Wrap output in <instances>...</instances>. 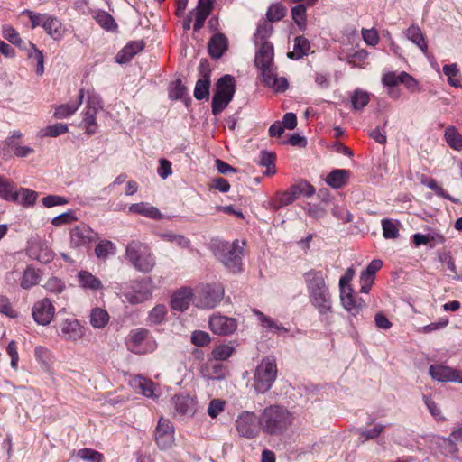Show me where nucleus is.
Returning <instances> with one entry per match:
<instances>
[{
    "label": "nucleus",
    "instance_id": "1",
    "mask_svg": "<svg viewBox=\"0 0 462 462\" xmlns=\"http://www.w3.org/2000/svg\"><path fill=\"white\" fill-rule=\"evenodd\" d=\"M310 302L317 310L321 321L330 324L332 296L321 271L311 270L304 274Z\"/></svg>",
    "mask_w": 462,
    "mask_h": 462
},
{
    "label": "nucleus",
    "instance_id": "2",
    "mask_svg": "<svg viewBox=\"0 0 462 462\" xmlns=\"http://www.w3.org/2000/svg\"><path fill=\"white\" fill-rule=\"evenodd\" d=\"M273 46L264 41L255 54V66L261 70L263 80L274 92L282 93L288 89L289 82L284 77H278L273 65Z\"/></svg>",
    "mask_w": 462,
    "mask_h": 462
},
{
    "label": "nucleus",
    "instance_id": "3",
    "mask_svg": "<svg viewBox=\"0 0 462 462\" xmlns=\"http://www.w3.org/2000/svg\"><path fill=\"white\" fill-rule=\"evenodd\" d=\"M292 414L285 408L271 405L265 408L258 419L259 426L269 435L284 433L292 423Z\"/></svg>",
    "mask_w": 462,
    "mask_h": 462
},
{
    "label": "nucleus",
    "instance_id": "4",
    "mask_svg": "<svg viewBox=\"0 0 462 462\" xmlns=\"http://www.w3.org/2000/svg\"><path fill=\"white\" fill-rule=\"evenodd\" d=\"M125 259L139 273H148L156 264L151 247L139 240H132L125 246Z\"/></svg>",
    "mask_w": 462,
    "mask_h": 462
},
{
    "label": "nucleus",
    "instance_id": "5",
    "mask_svg": "<svg viewBox=\"0 0 462 462\" xmlns=\"http://www.w3.org/2000/svg\"><path fill=\"white\" fill-rule=\"evenodd\" d=\"M245 242L235 240L232 243L217 240L213 242L212 250L216 257L234 273L241 271L243 246Z\"/></svg>",
    "mask_w": 462,
    "mask_h": 462
},
{
    "label": "nucleus",
    "instance_id": "6",
    "mask_svg": "<svg viewBox=\"0 0 462 462\" xmlns=\"http://www.w3.org/2000/svg\"><path fill=\"white\" fill-rule=\"evenodd\" d=\"M277 376V366L274 356H268L262 359L254 374V387L259 393L268 392Z\"/></svg>",
    "mask_w": 462,
    "mask_h": 462
},
{
    "label": "nucleus",
    "instance_id": "7",
    "mask_svg": "<svg viewBox=\"0 0 462 462\" xmlns=\"http://www.w3.org/2000/svg\"><path fill=\"white\" fill-rule=\"evenodd\" d=\"M235 90V79L232 76L225 75L217 79L211 102L213 115H219L227 106L234 97Z\"/></svg>",
    "mask_w": 462,
    "mask_h": 462
},
{
    "label": "nucleus",
    "instance_id": "8",
    "mask_svg": "<svg viewBox=\"0 0 462 462\" xmlns=\"http://www.w3.org/2000/svg\"><path fill=\"white\" fill-rule=\"evenodd\" d=\"M224 297V288L220 284H206L199 288L194 297V304L201 309L215 308Z\"/></svg>",
    "mask_w": 462,
    "mask_h": 462
},
{
    "label": "nucleus",
    "instance_id": "9",
    "mask_svg": "<svg viewBox=\"0 0 462 462\" xmlns=\"http://www.w3.org/2000/svg\"><path fill=\"white\" fill-rule=\"evenodd\" d=\"M149 330L143 328L134 329L129 334L128 349L134 354L143 355L155 350L157 343L149 338Z\"/></svg>",
    "mask_w": 462,
    "mask_h": 462
},
{
    "label": "nucleus",
    "instance_id": "10",
    "mask_svg": "<svg viewBox=\"0 0 462 462\" xmlns=\"http://www.w3.org/2000/svg\"><path fill=\"white\" fill-rule=\"evenodd\" d=\"M152 280L150 277L132 282L130 288L124 292L130 304H139L148 300L152 294Z\"/></svg>",
    "mask_w": 462,
    "mask_h": 462
},
{
    "label": "nucleus",
    "instance_id": "11",
    "mask_svg": "<svg viewBox=\"0 0 462 462\" xmlns=\"http://www.w3.org/2000/svg\"><path fill=\"white\" fill-rule=\"evenodd\" d=\"M154 439L161 450L171 448L174 442V427L168 420L161 417L154 430Z\"/></svg>",
    "mask_w": 462,
    "mask_h": 462
},
{
    "label": "nucleus",
    "instance_id": "12",
    "mask_svg": "<svg viewBox=\"0 0 462 462\" xmlns=\"http://www.w3.org/2000/svg\"><path fill=\"white\" fill-rule=\"evenodd\" d=\"M69 235L70 246L73 248H88L97 238V233L85 224L74 226Z\"/></svg>",
    "mask_w": 462,
    "mask_h": 462
},
{
    "label": "nucleus",
    "instance_id": "13",
    "mask_svg": "<svg viewBox=\"0 0 462 462\" xmlns=\"http://www.w3.org/2000/svg\"><path fill=\"white\" fill-rule=\"evenodd\" d=\"M254 412L243 411L236 420V430L240 436L254 439L259 433V423Z\"/></svg>",
    "mask_w": 462,
    "mask_h": 462
},
{
    "label": "nucleus",
    "instance_id": "14",
    "mask_svg": "<svg viewBox=\"0 0 462 462\" xmlns=\"http://www.w3.org/2000/svg\"><path fill=\"white\" fill-rule=\"evenodd\" d=\"M429 374L431 378L437 382L462 383V371L448 365L439 364L430 365Z\"/></svg>",
    "mask_w": 462,
    "mask_h": 462
},
{
    "label": "nucleus",
    "instance_id": "15",
    "mask_svg": "<svg viewBox=\"0 0 462 462\" xmlns=\"http://www.w3.org/2000/svg\"><path fill=\"white\" fill-rule=\"evenodd\" d=\"M199 70L200 78L197 80L195 85L194 97L197 100H202L204 98H208L210 88L211 69L206 60H200Z\"/></svg>",
    "mask_w": 462,
    "mask_h": 462
},
{
    "label": "nucleus",
    "instance_id": "16",
    "mask_svg": "<svg viewBox=\"0 0 462 462\" xmlns=\"http://www.w3.org/2000/svg\"><path fill=\"white\" fill-rule=\"evenodd\" d=\"M84 334V327L76 319H66L60 324L59 336L67 341L79 340Z\"/></svg>",
    "mask_w": 462,
    "mask_h": 462
},
{
    "label": "nucleus",
    "instance_id": "17",
    "mask_svg": "<svg viewBox=\"0 0 462 462\" xmlns=\"http://www.w3.org/2000/svg\"><path fill=\"white\" fill-rule=\"evenodd\" d=\"M28 254L42 263H50L54 256V254L47 242L41 239H32L27 248Z\"/></svg>",
    "mask_w": 462,
    "mask_h": 462
},
{
    "label": "nucleus",
    "instance_id": "18",
    "mask_svg": "<svg viewBox=\"0 0 462 462\" xmlns=\"http://www.w3.org/2000/svg\"><path fill=\"white\" fill-rule=\"evenodd\" d=\"M55 308L52 302L45 298L37 301L32 308L34 320L40 325H48L52 320Z\"/></svg>",
    "mask_w": 462,
    "mask_h": 462
},
{
    "label": "nucleus",
    "instance_id": "19",
    "mask_svg": "<svg viewBox=\"0 0 462 462\" xmlns=\"http://www.w3.org/2000/svg\"><path fill=\"white\" fill-rule=\"evenodd\" d=\"M209 328L217 335H230L237 328L236 320L222 315H213L209 319Z\"/></svg>",
    "mask_w": 462,
    "mask_h": 462
},
{
    "label": "nucleus",
    "instance_id": "20",
    "mask_svg": "<svg viewBox=\"0 0 462 462\" xmlns=\"http://www.w3.org/2000/svg\"><path fill=\"white\" fill-rule=\"evenodd\" d=\"M204 378L212 381H219L226 378L228 374L227 366L224 364L216 361L208 360L201 369Z\"/></svg>",
    "mask_w": 462,
    "mask_h": 462
},
{
    "label": "nucleus",
    "instance_id": "21",
    "mask_svg": "<svg viewBox=\"0 0 462 462\" xmlns=\"http://www.w3.org/2000/svg\"><path fill=\"white\" fill-rule=\"evenodd\" d=\"M172 404L180 416H193L196 412V400L189 395H175L172 398Z\"/></svg>",
    "mask_w": 462,
    "mask_h": 462
},
{
    "label": "nucleus",
    "instance_id": "22",
    "mask_svg": "<svg viewBox=\"0 0 462 462\" xmlns=\"http://www.w3.org/2000/svg\"><path fill=\"white\" fill-rule=\"evenodd\" d=\"M145 43L143 40L132 41L128 42L116 56V60L119 64L127 63L134 55L143 50Z\"/></svg>",
    "mask_w": 462,
    "mask_h": 462
},
{
    "label": "nucleus",
    "instance_id": "23",
    "mask_svg": "<svg viewBox=\"0 0 462 462\" xmlns=\"http://www.w3.org/2000/svg\"><path fill=\"white\" fill-rule=\"evenodd\" d=\"M192 291L189 288H182L175 291L171 299V305L174 310L184 311L186 310L192 300Z\"/></svg>",
    "mask_w": 462,
    "mask_h": 462
},
{
    "label": "nucleus",
    "instance_id": "24",
    "mask_svg": "<svg viewBox=\"0 0 462 462\" xmlns=\"http://www.w3.org/2000/svg\"><path fill=\"white\" fill-rule=\"evenodd\" d=\"M227 38L223 33H215L208 44V54L213 59H219L226 51Z\"/></svg>",
    "mask_w": 462,
    "mask_h": 462
},
{
    "label": "nucleus",
    "instance_id": "25",
    "mask_svg": "<svg viewBox=\"0 0 462 462\" xmlns=\"http://www.w3.org/2000/svg\"><path fill=\"white\" fill-rule=\"evenodd\" d=\"M129 213L137 214L153 220L162 218L160 210L147 202L134 203L129 207Z\"/></svg>",
    "mask_w": 462,
    "mask_h": 462
},
{
    "label": "nucleus",
    "instance_id": "26",
    "mask_svg": "<svg viewBox=\"0 0 462 462\" xmlns=\"http://www.w3.org/2000/svg\"><path fill=\"white\" fill-rule=\"evenodd\" d=\"M340 299L344 309L352 316H356L365 307L364 300L351 292L340 294Z\"/></svg>",
    "mask_w": 462,
    "mask_h": 462
},
{
    "label": "nucleus",
    "instance_id": "27",
    "mask_svg": "<svg viewBox=\"0 0 462 462\" xmlns=\"http://www.w3.org/2000/svg\"><path fill=\"white\" fill-rule=\"evenodd\" d=\"M43 29L48 35L56 41L60 40L65 32V29L61 21L59 18L50 14H48L45 18Z\"/></svg>",
    "mask_w": 462,
    "mask_h": 462
},
{
    "label": "nucleus",
    "instance_id": "28",
    "mask_svg": "<svg viewBox=\"0 0 462 462\" xmlns=\"http://www.w3.org/2000/svg\"><path fill=\"white\" fill-rule=\"evenodd\" d=\"M84 97V90L80 89L79 93L78 100L69 103L60 105L55 108L53 116L57 119H63L69 117L74 115L75 112L79 109L80 105L82 104V100Z\"/></svg>",
    "mask_w": 462,
    "mask_h": 462
},
{
    "label": "nucleus",
    "instance_id": "29",
    "mask_svg": "<svg viewBox=\"0 0 462 462\" xmlns=\"http://www.w3.org/2000/svg\"><path fill=\"white\" fill-rule=\"evenodd\" d=\"M38 198V193L27 188L14 189L11 201L21 204L23 207H31L34 205Z\"/></svg>",
    "mask_w": 462,
    "mask_h": 462
},
{
    "label": "nucleus",
    "instance_id": "30",
    "mask_svg": "<svg viewBox=\"0 0 462 462\" xmlns=\"http://www.w3.org/2000/svg\"><path fill=\"white\" fill-rule=\"evenodd\" d=\"M80 287L85 290L97 291L103 288L101 281L88 271H80L78 273Z\"/></svg>",
    "mask_w": 462,
    "mask_h": 462
},
{
    "label": "nucleus",
    "instance_id": "31",
    "mask_svg": "<svg viewBox=\"0 0 462 462\" xmlns=\"http://www.w3.org/2000/svg\"><path fill=\"white\" fill-rule=\"evenodd\" d=\"M349 178V171L337 169L333 170L326 178L328 185L334 189H339L346 184Z\"/></svg>",
    "mask_w": 462,
    "mask_h": 462
},
{
    "label": "nucleus",
    "instance_id": "32",
    "mask_svg": "<svg viewBox=\"0 0 462 462\" xmlns=\"http://www.w3.org/2000/svg\"><path fill=\"white\" fill-rule=\"evenodd\" d=\"M407 38L417 45L426 54L428 51L427 42L420 28L417 25L410 26L406 31Z\"/></svg>",
    "mask_w": 462,
    "mask_h": 462
},
{
    "label": "nucleus",
    "instance_id": "33",
    "mask_svg": "<svg viewBox=\"0 0 462 462\" xmlns=\"http://www.w3.org/2000/svg\"><path fill=\"white\" fill-rule=\"evenodd\" d=\"M93 18L95 21L106 31L116 32L117 30V23L113 16L106 11L97 10L94 13Z\"/></svg>",
    "mask_w": 462,
    "mask_h": 462
},
{
    "label": "nucleus",
    "instance_id": "34",
    "mask_svg": "<svg viewBox=\"0 0 462 462\" xmlns=\"http://www.w3.org/2000/svg\"><path fill=\"white\" fill-rule=\"evenodd\" d=\"M299 197V193L296 189L295 185L290 187L284 192L277 194L275 198V205L274 208L279 209L282 207L288 206L293 203Z\"/></svg>",
    "mask_w": 462,
    "mask_h": 462
},
{
    "label": "nucleus",
    "instance_id": "35",
    "mask_svg": "<svg viewBox=\"0 0 462 462\" xmlns=\"http://www.w3.org/2000/svg\"><path fill=\"white\" fill-rule=\"evenodd\" d=\"M309 50V41L303 36H298L294 40L293 51L288 52V57L292 60H299L307 55Z\"/></svg>",
    "mask_w": 462,
    "mask_h": 462
},
{
    "label": "nucleus",
    "instance_id": "36",
    "mask_svg": "<svg viewBox=\"0 0 462 462\" xmlns=\"http://www.w3.org/2000/svg\"><path fill=\"white\" fill-rule=\"evenodd\" d=\"M90 324L95 328H105L110 319L107 311L101 308H94L90 313Z\"/></svg>",
    "mask_w": 462,
    "mask_h": 462
},
{
    "label": "nucleus",
    "instance_id": "37",
    "mask_svg": "<svg viewBox=\"0 0 462 462\" xmlns=\"http://www.w3.org/2000/svg\"><path fill=\"white\" fill-rule=\"evenodd\" d=\"M116 253V245L109 240H101L95 248L96 256L101 260H106Z\"/></svg>",
    "mask_w": 462,
    "mask_h": 462
},
{
    "label": "nucleus",
    "instance_id": "38",
    "mask_svg": "<svg viewBox=\"0 0 462 462\" xmlns=\"http://www.w3.org/2000/svg\"><path fill=\"white\" fill-rule=\"evenodd\" d=\"M445 139L452 149L462 150V135L455 127L449 126L445 130Z\"/></svg>",
    "mask_w": 462,
    "mask_h": 462
},
{
    "label": "nucleus",
    "instance_id": "39",
    "mask_svg": "<svg viewBox=\"0 0 462 462\" xmlns=\"http://www.w3.org/2000/svg\"><path fill=\"white\" fill-rule=\"evenodd\" d=\"M273 31V27L269 21L259 24L254 34L255 44L262 45V42L267 41V39L272 35Z\"/></svg>",
    "mask_w": 462,
    "mask_h": 462
},
{
    "label": "nucleus",
    "instance_id": "40",
    "mask_svg": "<svg viewBox=\"0 0 462 462\" xmlns=\"http://www.w3.org/2000/svg\"><path fill=\"white\" fill-rule=\"evenodd\" d=\"M369 94L362 89H356L351 96V103L355 110H362L369 103Z\"/></svg>",
    "mask_w": 462,
    "mask_h": 462
},
{
    "label": "nucleus",
    "instance_id": "41",
    "mask_svg": "<svg viewBox=\"0 0 462 462\" xmlns=\"http://www.w3.org/2000/svg\"><path fill=\"white\" fill-rule=\"evenodd\" d=\"M167 315V309L162 304H158L152 309L148 314L147 320L150 324L159 325L165 320Z\"/></svg>",
    "mask_w": 462,
    "mask_h": 462
},
{
    "label": "nucleus",
    "instance_id": "42",
    "mask_svg": "<svg viewBox=\"0 0 462 462\" xmlns=\"http://www.w3.org/2000/svg\"><path fill=\"white\" fill-rule=\"evenodd\" d=\"M28 57L34 59L37 62L36 73L37 75H42L44 72V60L42 51L36 48L35 44L30 42L29 48L27 49Z\"/></svg>",
    "mask_w": 462,
    "mask_h": 462
},
{
    "label": "nucleus",
    "instance_id": "43",
    "mask_svg": "<svg viewBox=\"0 0 462 462\" xmlns=\"http://www.w3.org/2000/svg\"><path fill=\"white\" fill-rule=\"evenodd\" d=\"M39 281V273L35 269L28 267L23 273L21 281V287L23 289H30L31 287L38 284Z\"/></svg>",
    "mask_w": 462,
    "mask_h": 462
},
{
    "label": "nucleus",
    "instance_id": "44",
    "mask_svg": "<svg viewBox=\"0 0 462 462\" xmlns=\"http://www.w3.org/2000/svg\"><path fill=\"white\" fill-rule=\"evenodd\" d=\"M97 110L96 108H86L84 113L83 123L85 125L86 132L88 134H93L96 133L97 127Z\"/></svg>",
    "mask_w": 462,
    "mask_h": 462
},
{
    "label": "nucleus",
    "instance_id": "45",
    "mask_svg": "<svg viewBox=\"0 0 462 462\" xmlns=\"http://www.w3.org/2000/svg\"><path fill=\"white\" fill-rule=\"evenodd\" d=\"M306 6L302 4H299L291 8V17L294 23L300 29H304L306 26L307 14Z\"/></svg>",
    "mask_w": 462,
    "mask_h": 462
},
{
    "label": "nucleus",
    "instance_id": "46",
    "mask_svg": "<svg viewBox=\"0 0 462 462\" xmlns=\"http://www.w3.org/2000/svg\"><path fill=\"white\" fill-rule=\"evenodd\" d=\"M15 184L8 179L0 176V199L11 201L13 199Z\"/></svg>",
    "mask_w": 462,
    "mask_h": 462
},
{
    "label": "nucleus",
    "instance_id": "47",
    "mask_svg": "<svg viewBox=\"0 0 462 462\" xmlns=\"http://www.w3.org/2000/svg\"><path fill=\"white\" fill-rule=\"evenodd\" d=\"M274 159L275 156L272 152L267 151H262L260 152L258 163L263 167H266L267 175L275 173Z\"/></svg>",
    "mask_w": 462,
    "mask_h": 462
},
{
    "label": "nucleus",
    "instance_id": "48",
    "mask_svg": "<svg viewBox=\"0 0 462 462\" xmlns=\"http://www.w3.org/2000/svg\"><path fill=\"white\" fill-rule=\"evenodd\" d=\"M385 429V426L380 423L374 425L370 430H358L359 439L361 443H365L366 440L374 439L377 438Z\"/></svg>",
    "mask_w": 462,
    "mask_h": 462
},
{
    "label": "nucleus",
    "instance_id": "49",
    "mask_svg": "<svg viewBox=\"0 0 462 462\" xmlns=\"http://www.w3.org/2000/svg\"><path fill=\"white\" fill-rule=\"evenodd\" d=\"M452 439H444L443 445L446 447V452L449 454H453L457 452V448L454 441L459 442L462 441V426L458 429L455 430L451 433Z\"/></svg>",
    "mask_w": 462,
    "mask_h": 462
},
{
    "label": "nucleus",
    "instance_id": "50",
    "mask_svg": "<svg viewBox=\"0 0 462 462\" xmlns=\"http://www.w3.org/2000/svg\"><path fill=\"white\" fill-rule=\"evenodd\" d=\"M3 37L7 40L10 43L16 45L18 47H22L23 44V40L21 39L18 32L10 25H4L2 28Z\"/></svg>",
    "mask_w": 462,
    "mask_h": 462
},
{
    "label": "nucleus",
    "instance_id": "51",
    "mask_svg": "<svg viewBox=\"0 0 462 462\" xmlns=\"http://www.w3.org/2000/svg\"><path fill=\"white\" fill-rule=\"evenodd\" d=\"M234 351V347L230 345H219L213 349L212 356L216 361H225L233 355Z\"/></svg>",
    "mask_w": 462,
    "mask_h": 462
},
{
    "label": "nucleus",
    "instance_id": "52",
    "mask_svg": "<svg viewBox=\"0 0 462 462\" xmlns=\"http://www.w3.org/2000/svg\"><path fill=\"white\" fill-rule=\"evenodd\" d=\"M383 236L386 239H395L399 236V229L392 219L382 220Z\"/></svg>",
    "mask_w": 462,
    "mask_h": 462
},
{
    "label": "nucleus",
    "instance_id": "53",
    "mask_svg": "<svg viewBox=\"0 0 462 462\" xmlns=\"http://www.w3.org/2000/svg\"><path fill=\"white\" fill-rule=\"evenodd\" d=\"M286 14L285 7L281 4L272 5L266 13V17L269 22H277L282 20Z\"/></svg>",
    "mask_w": 462,
    "mask_h": 462
},
{
    "label": "nucleus",
    "instance_id": "54",
    "mask_svg": "<svg viewBox=\"0 0 462 462\" xmlns=\"http://www.w3.org/2000/svg\"><path fill=\"white\" fill-rule=\"evenodd\" d=\"M134 386L141 390V393L146 397L154 395V383L151 380L138 377L134 380Z\"/></svg>",
    "mask_w": 462,
    "mask_h": 462
},
{
    "label": "nucleus",
    "instance_id": "55",
    "mask_svg": "<svg viewBox=\"0 0 462 462\" xmlns=\"http://www.w3.org/2000/svg\"><path fill=\"white\" fill-rule=\"evenodd\" d=\"M78 457L88 462H103V455L92 448H81L77 453Z\"/></svg>",
    "mask_w": 462,
    "mask_h": 462
},
{
    "label": "nucleus",
    "instance_id": "56",
    "mask_svg": "<svg viewBox=\"0 0 462 462\" xmlns=\"http://www.w3.org/2000/svg\"><path fill=\"white\" fill-rule=\"evenodd\" d=\"M186 87L182 84L180 79L175 80L169 88V97L171 99H181L186 95Z\"/></svg>",
    "mask_w": 462,
    "mask_h": 462
},
{
    "label": "nucleus",
    "instance_id": "57",
    "mask_svg": "<svg viewBox=\"0 0 462 462\" xmlns=\"http://www.w3.org/2000/svg\"><path fill=\"white\" fill-rule=\"evenodd\" d=\"M44 288L51 293H55V294H59V293H61L66 286H65V283L64 282H62L60 279H59L58 277H50L45 284H44Z\"/></svg>",
    "mask_w": 462,
    "mask_h": 462
},
{
    "label": "nucleus",
    "instance_id": "58",
    "mask_svg": "<svg viewBox=\"0 0 462 462\" xmlns=\"http://www.w3.org/2000/svg\"><path fill=\"white\" fill-rule=\"evenodd\" d=\"M304 210L307 212L310 217L315 219L323 218L327 215V210L320 204L307 203L304 207Z\"/></svg>",
    "mask_w": 462,
    "mask_h": 462
},
{
    "label": "nucleus",
    "instance_id": "59",
    "mask_svg": "<svg viewBox=\"0 0 462 462\" xmlns=\"http://www.w3.org/2000/svg\"><path fill=\"white\" fill-rule=\"evenodd\" d=\"M161 236L163 240L173 242L181 248H189L190 246V241L182 235L165 233L162 234Z\"/></svg>",
    "mask_w": 462,
    "mask_h": 462
},
{
    "label": "nucleus",
    "instance_id": "60",
    "mask_svg": "<svg viewBox=\"0 0 462 462\" xmlns=\"http://www.w3.org/2000/svg\"><path fill=\"white\" fill-rule=\"evenodd\" d=\"M252 311L263 327L268 329L275 330L278 323L273 319L266 316L257 309H253Z\"/></svg>",
    "mask_w": 462,
    "mask_h": 462
},
{
    "label": "nucleus",
    "instance_id": "61",
    "mask_svg": "<svg viewBox=\"0 0 462 462\" xmlns=\"http://www.w3.org/2000/svg\"><path fill=\"white\" fill-rule=\"evenodd\" d=\"M423 401L427 406L430 413L437 420H441L444 417L441 414V411L438 404L431 399L430 396L423 395Z\"/></svg>",
    "mask_w": 462,
    "mask_h": 462
},
{
    "label": "nucleus",
    "instance_id": "62",
    "mask_svg": "<svg viewBox=\"0 0 462 462\" xmlns=\"http://www.w3.org/2000/svg\"><path fill=\"white\" fill-rule=\"evenodd\" d=\"M191 342L197 346H205L210 342V336L205 331L196 330L191 335Z\"/></svg>",
    "mask_w": 462,
    "mask_h": 462
},
{
    "label": "nucleus",
    "instance_id": "63",
    "mask_svg": "<svg viewBox=\"0 0 462 462\" xmlns=\"http://www.w3.org/2000/svg\"><path fill=\"white\" fill-rule=\"evenodd\" d=\"M77 219L73 211L65 212L56 216L52 218L51 224L56 226H60L66 224H70Z\"/></svg>",
    "mask_w": 462,
    "mask_h": 462
},
{
    "label": "nucleus",
    "instance_id": "64",
    "mask_svg": "<svg viewBox=\"0 0 462 462\" xmlns=\"http://www.w3.org/2000/svg\"><path fill=\"white\" fill-rule=\"evenodd\" d=\"M226 402L220 399L212 400L208 407V414L211 418H217L224 411Z\"/></svg>",
    "mask_w": 462,
    "mask_h": 462
}]
</instances>
